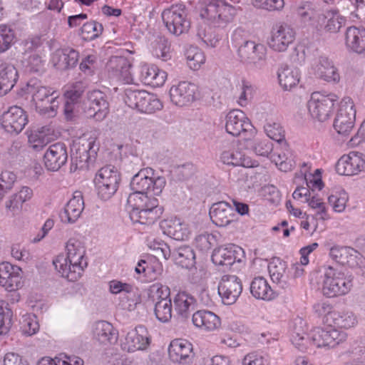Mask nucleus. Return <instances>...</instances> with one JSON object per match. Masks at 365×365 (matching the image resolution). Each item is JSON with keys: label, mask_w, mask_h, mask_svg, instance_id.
<instances>
[{"label": "nucleus", "mask_w": 365, "mask_h": 365, "mask_svg": "<svg viewBox=\"0 0 365 365\" xmlns=\"http://www.w3.org/2000/svg\"><path fill=\"white\" fill-rule=\"evenodd\" d=\"M66 248L67 255H58L53 260V264L63 277L75 282L81 277L88 264L86 260L83 259L85 249L83 243L74 238L67 242Z\"/></svg>", "instance_id": "nucleus-1"}, {"label": "nucleus", "mask_w": 365, "mask_h": 365, "mask_svg": "<svg viewBox=\"0 0 365 365\" xmlns=\"http://www.w3.org/2000/svg\"><path fill=\"white\" fill-rule=\"evenodd\" d=\"M128 207L130 208V218L134 223L150 225L162 215L163 207L159 206L158 200L149 195H129Z\"/></svg>", "instance_id": "nucleus-2"}, {"label": "nucleus", "mask_w": 365, "mask_h": 365, "mask_svg": "<svg viewBox=\"0 0 365 365\" xmlns=\"http://www.w3.org/2000/svg\"><path fill=\"white\" fill-rule=\"evenodd\" d=\"M166 184V180L163 176L155 177V170L151 168L140 169L130 181V188L133 192L129 195H159Z\"/></svg>", "instance_id": "nucleus-3"}, {"label": "nucleus", "mask_w": 365, "mask_h": 365, "mask_svg": "<svg viewBox=\"0 0 365 365\" xmlns=\"http://www.w3.org/2000/svg\"><path fill=\"white\" fill-rule=\"evenodd\" d=\"M353 287V277L334 269L325 268L322 281V292L327 297L348 294Z\"/></svg>", "instance_id": "nucleus-4"}, {"label": "nucleus", "mask_w": 365, "mask_h": 365, "mask_svg": "<svg viewBox=\"0 0 365 365\" xmlns=\"http://www.w3.org/2000/svg\"><path fill=\"white\" fill-rule=\"evenodd\" d=\"M237 14V9L222 0H210L201 8L200 15L211 24L222 26L231 21Z\"/></svg>", "instance_id": "nucleus-5"}, {"label": "nucleus", "mask_w": 365, "mask_h": 365, "mask_svg": "<svg viewBox=\"0 0 365 365\" xmlns=\"http://www.w3.org/2000/svg\"><path fill=\"white\" fill-rule=\"evenodd\" d=\"M98 195L103 200L110 199L118 190L121 175L117 168L107 165L101 168L95 178Z\"/></svg>", "instance_id": "nucleus-6"}, {"label": "nucleus", "mask_w": 365, "mask_h": 365, "mask_svg": "<svg viewBox=\"0 0 365 365\" xmlns=\"http://www.w3.org/2000/svg\"><path fill=\"white\" fill-rule=\"evenodd\" d=\"M336 101V96L334 94L313 93L307 103L309 112L313 118L324 122L329 118Z\"/></svg>", "instance_id": "nucleus-7"}, {"label": "nucleus", "mask_w": 365, "mask_h": 365, "mask_svg": "<svg viewBox=\"0 0 365 365\" xmlns=\"http://www.w3.org/2000/svg\"><path fill=\"white\" fill-rule=\"evenodd\" d=\"M161 16L165 27L173 35L180 36L190 28V23L186 19L185 11L181 5L165 9Z\"/></svg>", "instance_id": "nucleus-8"}, {"label": "nucleus", "mask_w": 365, "mask_h": 365, "mask_svg": "<svg viewBox=\"0 0 365 365\" xmlns=\"http://www.w3.org/2000/svg\"><path fill=\"white\" fill-rule=\"evenodd\" d=\"M356 110L353 101L345 97L340 103L334 121V128L339 134L347 135L352 130L355 122Z\"/></svg>", "instance_id": "nucleus-9"}, {"label": "nucleus", "mask_w": 365, "mask_h": 365, "mask_svg": "<svg viewBox=\"0 0 365 365\" xmlns=\"http://www.w3.org/2000/svg\"><path fill=\"white\" fill-rule=\"evenodd\" d=\"M347 339V334L344 331L336 329L315 328L309 336V340L318 348H334L337 345L345 342Z\"/></svg>", "instance_id": "nucleus-10"}, {"label": "nucleus", "mask_w": 365, "mask_h": 365, "mask_svg": "<svg viewBox=\"0 0 365 365\" xmlns=\"http://www.w3.org/2000/svg\"><path fill=\"white\" fill-rule=\"evenodd\" d=\"M157 250L162 252L165 259L171 257L175 264L182 268L191 269L195 264V255L190 246L182 245L171 250L167 244H163Z\"/></svg>", "instance_id": "nucleus-11"}, {"label": "nucleus", "mask_w": 365, "mask_h": 365, "mask_svg": "<svg viewBox=\"0 0 365 365\" xmlns=\"http://www.w3.org/2000/svg\"><path fill=\"white\" fill-rule=\"evenodd\" d=\"M336 170L341 175H354L364 171L365 155L359 152L343 155L336 164Z\"/></svg>", "instance_id": "nucleus-12"}, {"label": "nucleus", "mask_w": 365, "mask_h": 365, "mask_svg": "<svg viewBox=\"0 0 365 365\" xmlns=\"http://www.w3.org/2000/svg\"><path fill=\"white\" fill-rule=\"evenodd\" d=\"M27 115L19 106H12L1 115L2 128L11 134L19 133L27 123Z\"/></svg>", "instance_id": "nucleus-13"}, {"label": "nucleus", "mask_w": 365, "mask_h": 365, "mask_svg": "<svg viewBox=\"0 0 365 365\" xmlns=\"http://www.w3.org/2000/svg\"><path fill=\"white\" fill-rule=\"evenodd\" d=\"M242 291L240 279L235 275H224L218 285L217 292L225 304H232Z\"/></svg>", "instance_id": "nucleus-14"}, {"label": "nucleus", "mask_w": 365, "mask_h": 365, "mask_svg": "<svg viewBox=\"0 0 365 365\" xmlns=\"http://www.w3.org/2000/svg\"><path fill=\"white\" fill-rule=\"evenodd\" d=\"M294 38L293 29L287 24H282L273 28L268 44L272 49L282 52L293 43Z\"/></svg>", "instance_id": "nucleus-15"}, {"label": "nucleus", "mask_w": 365, "mask_h": 365, "mask_svg": "<svg viewBox=\"0 0 365 365\" xmlns=\"http://www.w3.org/2000/svg\"><path fill=\"white\" fill-rule=\"evenodd\" d=\"M226 131L233 135L238 136L242 133L253 130V126L245 113L239 109L230 110L226 115Z\"/></svg>", "instance_id": "nucleus-16"}, {"label": "nucleus", "mask_w": 365, "mask_h": 365, "mask_svg": "<svg viewBox=\"0 0 365 365\" xmlns=\"http://www.w3.org/2000/svg\"><path fill=\"white\" fill-rule=\"evenodd\" d=\"M21 269L7 262L0 263V285L9 292H14L22 286Z\"/></svg>", "instance_id": "nucleus-17"}, {"label": "nucleus", "mask_w": 365, "mask_h": 365, "mask_svg": "<svg viewBox=\"0 0 365 365\" xmlns=\"http://www.w3.org/2000/svg\"><path fill=\"white\" fill-rule=\"evenodd\" d=\"M196 91L197 86L194 83L182 81L170 88V100L177 106H185L195 100Z\"/></svg>", "instance_id": "nucleus-18"}, {"label": "nucleus", "mask_w": 365, "mask_h": 365, "mask_svg": "<svg viewBox=\"0 0 365 365\" xmlns=\"http://www.w3.org/2000/svg\"><path fill=\"white\" fill-rule=\"evenodd\" d=\"M269 273L273 283L276 284L278 288L289 291L293 287V278L290 277L287 269L285 262L279 259H273L268 266Z\"/></svg>", "instance_id": "nucleus-19"}, {"label": "nucleus", "mask_w": 365, "mask_h": 365, "mask_svg": "<svg viewBox=\"0 0 365 365\" xmlns=\"http://www.w3.org/2000/svg\"><path fill=\"white\" fill-rule=\"evenodd\" d=\"M66 145L56 143L49 145L43 155L45 167L51 171L58 170L67 162Z\"/></svg>", "instance_id": "nucleus-20"}, {"label": "nucleus", "mask_w": 365, "mask_h": 365, "mask_svg": "<svg viewBox=\"0 0 365 365\" xmlns=\"http://www.w3.org/2000/svg\"><path fill=\"white\" fill-rule=\"evenodd\" d=\"M168 354L173 362L182 364H190L194 356L192 345L185 339H175L171 341L168 347Z\"/></svg>", "instance_id": "nucleus-21"}, {"label": "nucleus", "mask_w": 365, "mask_h": 365, "mask_svg": "<svg viewBox=\"0 0 365 365\" xmlns=\"http://www.w3.org/2000/svg\"><path fill=\"white\" fill-rule=\"evenodd\" d=\"M240 61L247 64H257L264 60L266 48L264 45L246 41L238 48Z\"/></svg>", "instance_id": "nucleus-22"}, {"label": "nucleus", "mask_w": 365, "mask_h": 365, "mask_svg": "<svg viewBox=\"0 0 365 365\" xmlns=\"http://www.w3.org/2000/svg\"><path fill=\"white\" fill-rule=\"evenodd\" d=\"M149 344L150 339L146 328L138 326L127 334L122 348L128 352H133L146 349Z\"/></svg>", "instance_id": "nucleus-23"}, {"label": "nucleus", "mask_w": 365, "mask_h": 365, "mask_svg": "<svg viewBox=\"0 0 365 365\" xmlns=\"http://www.w3.org/2000/svg\"><path fill=\"white\" fill-rule=\"evenodd\" d=\"M94 141H90L87 144H74L71 150V172L76 170H84L88 168L90 160L89 150L92 148Z\"/></svg>", "instance_id": "nucleus-24"}, {"label": "nucleus", "mask_w": 365, "mask_h": 365, "mask_svg": "<svg viewBox=\"0 0 365 365\" xmlns=\"http://www.w3.org/2000/svg\"><path fill=\"white\" fill-rule=\"evenodd\" d=\"M78 58V51L68 47L56 50L52 54L51 61L57 69L67 70L76 66Z\"/></svg>", "instance_id": "nucleus-25"}, {"label": "nucleus", "mask_w": 365, "mask_h": 365, "mask_svg": "<svg viewBox=\"0 0 365 365\" xmlns=\"http://www.w3.org/2000/svg\"><path fill=\"white\" fill-rule=\"evenodd\" d=\"M209 214L212 222L218 227L229 225L235 215L233 208L224 201L214 203L210 209Z\"/></svg>", "instance_id": "nucleus-26"}, {"label": "nucleus", "mask_w": 365, "mask_h": 365, "mask_svg": "<svg viewBox=\"0 0 365 365\" xmlns=\"http://www.w3.org/2000/svg\"><path fill=\"white\" fill-rule=\"evenodd\" d=\"M84 208V202L81 192L76 191L73 197L67 202L64 210L60 213L62 222L73 223L81 216Z\"/></svg>", "instance_id": "nucleus-27"}, {"label": "nucleus", "mask_w": 365, "mask_h": 365, "mask_svg": "<svg viewBox=\"0 0 365 365\" xmlns=\"http://www.w3.org/2000/svg\"><path fill=\"white\" fill-rule=\"evenodd\" d=\"M193 324L204 331H215L221 326L220 318L212 312L198 310L192 317Z\"/></svg>", "instance_id": "nucleus-28"}, {"label": "nucleus", "mask_w": 365, "mask_h": 365, "mask_svg": "<svg viewBox=\"0 0 365 365\" xmlns=\"http://www.w3.org/2000/svg\"><path fill=\"white\" fill-rule=\"evenodd\" d=\"M160 227L164 234L175 240H185L190 234L187 225L177 218L163 220Z\"/></svg>", "instance_id": "nucleus-29"}, {"label": "nucleus", "mask_w": 365, "mask_h": 365, "mask_svg": "<svg viewBox=\"0 0 365 365\" xmlns=\"http://www.w3.org/2000/svg\"><path fill=\"white\" fill-rule=\"evenodd\" d=\"M175 311L182 320L187 319L194 311L195 299L186 292H178L173 298Z\"/></svg>", "instance_id": "nucleus-30"}, {"label": "nucleus", "mask_w": 365, "mask_h": 365, "mask_svg": "<svg viewBox=\"0 0 365 365\" xmlns=\"http://www.w3.org/2000/svg\"><path fill=\"white\" fill-rule=\"evenodd\" d=\"M241 248L234 245L215 249L212 255V261L217 265L230 267L237 260Z\"/></svg>", "instance_id": "nucleus-31"}, {"label": "nucleus", "mask_w": 365, "mask_h": 365, "mask_svg": "<svg viewBox=\"0 0 365 365\" xmlns=\"http://www.w3.org/2000/svg\"><path fill=\"white\" fill-rule=\"evenodd\" d=\"M94 338L101 344H114L118 340V332L113 325L106 321L97 322L93 329Z\"/></svg>", "instance_id": "nucleus-32"}, {"label": "nucleus", "mask_w": 365, "mask_h": 365, "mask_svg": "<svg viewBox=\"0 0 365 365\" xmlns=\"http://www.w3.org/2000/svg\"><path fill=\"white\" fill-rule=\"evenodd\" d=\"M346 44L358 53L365 52V29L349 26L346 31Z\"/></svg>", "instance_id": "nucleus-33"}, {"label": "nucleus", "mask_w": 365, "mask_h": 365, "mask_svg": "<svg viewBox=\"0 0 365 365\" xmlns=\"http://www.w3.org/2000/svg\"><path fill=\"white\" fill-rule=\"evenodd\" d=\"M327 322L330 323V326L349 329L357 324V318L353 312L344 309L329 313Z\"/></svg>", "instance_id": "nucleus-34"}, {"label": "nucleus", "mask_w": 365, "mask_h": 365, "mask_svg": "<svg viewBox=\"0 0 365 365\" xmlns=\"http://www.w3.org/2000/svg\"><path fill=\"white\" fill-rule=\"evenodd\" d=\"M315 73L320 78L328 82H338L340 79L337 69L333 62L326 56H320L315 67Z\"/></svg>", "instance_id": "nucleus-35"}, {"label": "nucleus", "mask_w": 365, "mask_h": 365, "mask_svg": "<svg viewBox=\"0 0 365 365\" xmlns=\"http://www.w3.org/2000/svg\"><path fill=\"white\" fill-rule=\"evenodd\" d=\"M109 70H112L119 79L128 83L132 81L130 71L131 63L123 56H113L108 63Z\"/></svg>", "instance_id": "nucleus-36"}, {"label": "nucleus", "mask_w": 365, "mask_h": 365, "mask_svg": "<svg viewBox=\"0 0 365 365\" xmlns=\"http://www.w3.org/2000/svg\"><path fill=\"white\" fill-rule=\"evenodd\" d=\"M18 72L14 65L1 63L0 65V91L7 93L15 86L18 80Z\"/></svg>", "instance_id": "nucleus-37"}, {"label": "nucleus", "mask_w": 365, "mask_h": 365, "mask_svg": "<svg viewBox=\"0 0 365 365\" xmlns=\"http://www.w3.org/2000/svg\"><path fill=\"white\" fill-rule=\"evenodd\" d=\"M250 292L254 297L263 300L274 298V292L262 277H255L250 284Z\"/></svg>", "instance_id": "nucleus-38"}, {"label": "nucleus", "mask_w": 365, "mask_h": 365, "mask_svg": "<svg viewBox=\"0 0 365 365\" xmlns=\"http://www.w3.org/2000/svg\"><path fill=\"white\" fill-rule=\"evenodd\" d=\"M141 74L144 82L153 87L163 86L167 77L165 71L154 65L143 66Z\"/></svg>", "instance_id": "nucleus-39"}, {"label": "nucleus", "mask_w": 365, "mask_h": 365, "mask_svg": "<svg viewBox=\"0 0 365 365\" xmlns=\"http://www.w3.org/2000/svg\"><path fill=\"white\" fill-rule=\"evenodd\" d=\"M29 92L32 93V100L36 106L43 104V101L48 102V99L55 96L56 92L52 91L51 88L38 84L34 81H30L28 83Z\"/></svg>", "instance_id": "nucleus-40"}, {"label": "nucleus", "mask_w": 365, "mask_h": 365, "mask_svg": "<svg viewBox=\"0 0 365 365\" xmlns=\"http://www.w3.org/2000/svg\"><path fill=\"white\" fill-rule=\"evenodd\" d=\"M356 251L351 247L334 246L330 249L329 255L336 262L342 265H352Z\"/></svg>", "instance_id": "nucleus-41"}, {"label": "nucleus", "mask_w": 365, "mask_h": 365, "mask_svg": "<svg viewBox=\"0 0 365 365\" xmlns=\"http://www.w3.org/2000/svg\"><path fill=\"white\" fill-rule=\"evenodd\" d=\"M278 78L281 86L284 90H289L298 83L299 72L297 69L288 66L282 67L278 71Z\"/></svg>", "instance_id": "nucleus-42"}, {"label": "nucleus", "mask_w": 365, "mask_h": 365, "mask_svg": "<svg viewBox=\"0 0 365 365\" xmlns=\"http://www.w3.org/2000/svg\"><path fill=\"white\" fill-rule=\"evenodd\" d=\"M345 19L339 14L337 10L326 11L324 29L329 32L336 33L345 24Z\"/></svg>", "instance_id": "nucleus-43"}, {"label": "nucleus", "mask_w": 365, "mask_h": 365, "mask_svg": "<svg viewBox=\"0 0 365 365\" xmlns=\"http://www.w3.org/2000/svg\"><path fill=\"white\" fill-rule=\"evenodd\" d=\"M154 313L158 321L168 322L173 315V305L171 299H165L163 302H158L155 304Z\"/></svg>", "instance_id": "nucleus-44"}, {"label": "nucleus", "mask_w": 365, "mask_h": 365, "mask_svg": "<svg viewBox=\"0 0 365 365\" xmlns=\"http://www.w3.org/2000/svg\"><path fill=\"white\" fill-rule=\"evenodd\" d=\"M147 93V91L143 90L127 88L125 90L124 101L129 107L139 110L144 97H146Z\"/></svg>", "instance_id": "nucleus-45"}, {"label": "nucleus", "mask_w": 365, "mask_h": 365, "mask_svg": "<svg viewBox=\"0 0 365 365\" xmlns=\"http://www.w3.org/2000/svg\"><path fill=\"white\" fill-rule=\"evenodd\" d=\"M302 319H297L294 322V327L292 334V344L300 351H304L307 349V342L309 338L305 339L304 336L306 333L304 330L297 329V325L299 324V327L302 328L304 324Z\"/></svg>", "instance_id": "nucleus-46"}, {"label": "nucleus", "mask_w": 365, "mask_h": 365, "mask_svg": "<svg viewBox=\"0 0 365 365\" xmlns=\"http://www.w3.org/2000/svg\"><path fill=\"white\" fill-rule=\"evenodd\" d=\"M221 161L226 165L248 167V163L242 153L237 150H224L220 155Z\"/></svg>", "instance_id": "nucleus-47"}, {"label": "nucleus", "mask_w": 365, "mask_h": 365, "mask_svg": "<svg viewBox=\"0 0 365 365\" xmlns=\"http://www.w3.org/2000/svg\"><path fill=\"white\" fill-rule=\"evenodd\" d=\"M197 36L201 42L207 47L215 48L217 46L220 38L211 28H198Z\"/></svg>", "instance_id": "nucleus-48"}, {"label": "nucleus", "mask_w": 365, "mask_h": 365, "mask_svg": "<svg viewBox=\"0 0 365 365\" xmlns=\"http://www.w3.org/2000/svg\"><path fill=\"white\" fill-rule=\"evenodd\" d=\"M282 148L285 151H282V153H273L270 155V159L272 162L274 163L275 165L279 168V169L282 171L287 172L288 170L291 168L290 160H289V155L290 154L288 150V145L286 142L282 145Z\"/></svg>", "instance_id": "nucleus-49"}, {"label": "nucleus", "mask_w": 365, "mask_h": 365, "mask_svg": "<svg viewBox=\"0 0 365 365\" xmlns=\"http://www.w3.org/2000/svg\"><path fill=\"white\" fill-rule=\"evenodd\" d=\"M186 59L189 66L197 70L205 61L204 53L197 47L190 46L185 52Z\"/></svg>", "instance_id": "nucleus-50"}, {"label": "nucleus", "mask_w": 365, "mask_h": 365, "mask_svg": "<svg viewBox=\"0 0 365 365\" xmlns=\"http://www.w3.org/2000/svg\"><path fill=\"white\" fill-rule=\"evenodd\" d=\"M103 25L97 21H89L81 27L82 38L86 41H91L98 38L103 32Z\"/></svg>", "instance_id": "nucleus-51"}, {"label": "nucleus", "mask_w": 365, "mask_h": 365, "mask_svg": "<svg viewBox=\"0 0 365 365\" xmlns=\"http://www.w3.org/2000/svg\"><path fill=\"white\" fill-rule=\"evenodd\" d=\"M162 108L163 103L160 99H158L154 94L148 92L146 97H144L143 102L141 103V107L139 111L145 113H153Z\"/></svg>", "instance_id": "nucleus-52"}, {"label": "nucleus", "mask_w": 365, "mask_h": 365, "mask_svg": "<svg viewBox=\"0 0 365 365\" xmlns=\"http://www.w3.org/2000/svg\"><path fill=\"white\" fill-rule=\"evenodd\" d=\"M22 62L26 71L31 73H40L44 69L41 57L36 53H31L26 57H23Z\"/></svg>", "instance_id": "nucleus-53"}, {"label": "nucleus", "mask_w": 365, "mask_h": 365, "mask_svg": "<svg viewBox=\"0 0 365 365\" xmlns=\"http://www.w3.org/2000/svg\"><path fill=\"white\" fill-rule=\"evenodd\" d=\"M170 290L166 285L161 284H155L150 289V298L154 302H163L165 299H171L170 298Z\"/></svg>", "instance_id": "nucleus-54"}, {"label": "nucleus", "mask_w": 365, "mask_h": 365, "mask_svg": "<svg viewBox=\"0 0 365 365\" xmlns=\"http://www.w3.org/2000/svg\"><path fill=\"white\" fill-rule=\"evenodd\" d=\"M250 146L257 155L261 156H268L273 150L272 143L267 138H256L252 142Z\"/></svg>", "instance_id": "nucleus-55"}, {"label": "nucleus", "mask_w": 365, "mask_h": 365, "mask_svg": "<svg viewBox=\"0 0 365 365\" xmlns=\"http://www.w3.org/2000/svg\"><path fill=\"white\" fill-rule=\"evenodd\" d=\"M264 130L270 139L279 143L285 142L284 131L280 124L274 122H268L264 125Z\"/></svg>", "instance_id": "nucleus-56"}, {"label": "nucleus", "mask_w": 365, "mask_h": 365, "mask_svg": "<svg viewBox=\"0 0 365 365\" xmlns=\"http://www.w3.org/2000/svg\"><path fill=\"white\" fill-rule=\"evenodd\" d=\"M20 323L22 333L28 336L36 334L39 329L38 323L34 315H24Z\"/></svg>", "instance_id": "nucleus-57"}, {"label": "nucleus", "mask_w": 365, "mask_h": 365, "mask_svg": "<svg viewBox=\"0 0 365 365\" xmlns=\"http://www.w3.org/2000/svg\"><path fill=\"white\" fill-rule=\"evenodd\" d=\"M252 5L257 9L269 11H281L284 6V0H251Z\"/></svg>", "instance_id": "nucleus-58"}, {"label": "nucleus", "mask_w": 365, "mask_h": 365, "mask_svg": "<svg viewBox=\"0 0 365 365\" xmlns=\"http://www.w3.org/2000/svg\"><path fill=\"white\" fill-rule=\"evenodd\" d=\"M109 291L113 294L124 293L123 299H128L133 292V287L130 284L114 279L109 282Z\"/></svg>", "instance_id": "nucleus-59"}, {"label": "nucleus", "mask_w": 365, "mask_h": 365, "mask_svg": "<svg viewBox=\"0 0 365 365\" xmlns=\"http://www.w3.org/2000/svg\"><path fill=\"white\" fill-rule=\"evenodd\" d=\"M14 31L6 25L0 26V53L6 51L14 42Z\"/></svg>", "instance_id": "nucleus-60"}, {"label": "nucleus", "mask_w": 365, "mask_h": 365, "mask_svg": "<svg viewBox=\"0 0 365 365\" xmlns=\"http://www.w3.org/2000/svg\"><path fill=\"white\" fill-rule=\"evenodd\" d=\"M328 201L336 212H340L346 207V204L348 201V195L343 190L336 194L331 195L328 197Z\"/></svg>", "instance_id": "nucleus-61"}, {"label": "nucleus", "mask_w": 365, "mask_h": 365, "mask_svg": "<svg viewBox=\"0 0 365 365\" xmlns=\"http://www.w3.org/2000/svg\"><path fill=\"white\" fill-rule=\"evenodd\" d=\"M91 108L93 110V117L96 120H102L106 118L108 111V103L106 99L96 101L91 104Z\"/></svg>", "instance_id": "nucleus-62"}, {"label": "nucleus", "mask_w": 365, "mask_h": 365, "mask_svg": "<svg viewBox=\"0 0 365 365\" xmlns=\"http://www.w3.org/2000/svg\"><path fill=\"white\" fill-rule=\"evenodd\" d=\"M16 175L8 170L3 171L0 175V187L6 192L11 190L16 181Z\"/></svg>", "instance_id": "nucleus-63"}, {"label": "nucleus", "mask_w": 365, "mask_h": 365, "mask_svg": "<svg viewBox=\"0 0 365 365\" xmlns=\"http://www.w3.org/2000/svg\"><path fill=\"white\" fill-rule=\"evenodd\" d=\"M0 365H29V364L19 354L9 352L5 354L2 360H0Z\"/></svg>", "instance_id": "nucleus-64"}]
</instances>
